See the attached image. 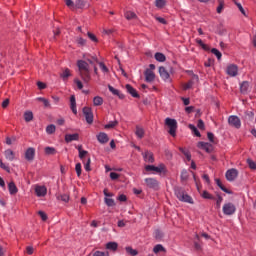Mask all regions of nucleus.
<instances>
[{
	"instance_id": "49",
	"label": "nucleus",
	"mask_w": 256,
	"mask_h": 256,
	"mask_svg": "<svg viewBox=\"0 0 256 256\" xmlns=\"http://www.w3.org/2000/svg\"><path fill=\"white\" fill-rule=\"evenodd\" d=\"M0 167H1V169H4V171H7V173H9L11 171V168H9V165L3 163V160H0Z\"/></svg>"
},
{
	"instance_id": "17",
	"label": "nucleus",
	"mask_w": 256,
	"mask_h": 256,
	"mask_svg": "<svg viewBox=\"0 0 256 256\" xmlns=\"http://www.w3.org/2000/svg\"><path fill=\"white\" fill-rule=\"evenodd\" d=\"M144 157V161L146 163H155V158L153 157V152L151 151H146L145 153L142 154Z\"/></svg>"
},
{
	"instance_id": "8",
	"label": "nucleus",
	"mask_w": 256,
	"mask_h": 256,
	"mask_svg": "<svg viewBox=\"0 0 256 256\" xmlns=\"http://www.w3.org/2000/svg\"><path fill=\"white\" fill-rule=\"evenodd\" d=\"M227 75H229L230 77H237L238 73H239V68L237 67V65L235 64H230L227 67L226 70Z\"/></svg>"
},
{
	"instance_id": "4",
	"label": "nucleus",
	"mask_w": 256,
	"mask_h": 256,
	"mask_svg": "<svg viewBox=\"0 0 256 256\" xmlns=\"http://www.w3.org/2000/svg\"><path fill=\"white\" fill-rule=\"evenodd\" d=\"M222 211L224 215H228V216L235 215V211H237V207H235V204L231 202H226L222 207Z\"/></svg>"
},
{
	"instance_id": "59",
	"label": "nucleus",
	"mask_w": 256,
	"mask_h": 256,
	"mask_svg": "<svg viewBox=\"0 0 256 256\" xmlns=\"http://www.w3.org/2000/svg\"><path fill=\"white\" fill-rule=\"evenodd\" d=\"M207 137L210 143H215V135L213 133L208 132Z\"/></svg>"
},
{
	"instance_id": "20",
	"label": "nucleus",
	"mask_w": 256,
	"mask_h": 256,
	"mask_svg": "<svg viewBox=\"0 0 256 256\" xmlns=\"http://www.w3.org/2000/svg\"><path fill=\"white\" fill-rule=\"evenodd\" d=\"M4 157L7 159V161H15V152L11 149H7L4 151Z\"/></svg>"
},
{
	"instance_id": "3",
	"label": "nucleus",
	"mask_w": 256,
	"mask_h": 256,
	"mask_svg": "<svg viewBox=\"0 0 256 256\" xmlns=\"http://www.w3.org/2000/svg\"><path fill=\"white\" fill-rule=\"evenodd\" d=\"M165 125L168 127V133L171 135V137L177 136V120L173 118H166L165 119Z\"/></svg>"
},
{
	"instance_id": "13",
	"label": "nucleus",
	"mask_w": 256,
	"mask_h": 256,
	"mask_svg": "<svg viewBox=\"0 0 256 256\" xmlns=\"http://www.w3.org/2000/svg\"><path fill=\"white\" fill-rule=\"evenodd\" d=\"M26 161H33L35 159V148L30 147L25 152Z\"/></svg>"
},
{
	"instance_id": "47",
	"label": "nucleus",
	"mask_w": 256,
	"mask_h": 256,
	"mask_svg": "<svg viewBox=\"0 0 256 256\" xmlns=\"http://www.w3.org/2000/svg\"><path fill=\"white\" fill-rule=\"evenodd\" d=\"M211 53H213V55H215L218 60L221 59V57H223V54H221V52L217 48H213L211 50Z\"/></svg>"
},
{
	"instance_id": "26",
	"label": "nucleus",
	"mask_w": 256,
	"mask_h": 256,
	"mask_svg": "<svg viewBox=\"0 0 256 256\" xmlns=\"http://www.w3.org/2000/svg\"><path fill=\"white\" fill-rule=\"evenodd\" d=\"M135 135L138 139H143V137H145V130L142 127L136 126Z\"/></svg>"
},
{
	"instance_id": "48",
	"label": "nucleus",
	"mask_w": 256,
	"mask_h": 256,
	"mask_svg": "<svg viewBox=\"0 0 256 256\" xmlns=\"http://www.w3.org/2000/svg\"><path fill=\"white\" fill-rule=\"evenodd\" d=\"M247 163H248V167L254 171H256V163L255 161L251 160V159H247Z\"/></svg>"
},
{
	"instance_id": "32",
	"label": "nucleus",
	"mask_w": 256,
	"mask_h": 256,
	"mask_svg": "<svg viewBox=\"0 0 256 256\" xmlns=\"http://www.w3.org/2000/svg\"><path fill=\"white\" fill-rule=\"evenodd\" d=\"M60 77H62V79L66 81V79H69V77H71V70H69V68H66L64 71H62Z\"/></svg>"
},
{
	"instance_id": "60",
	"label": "nucleus",
	"mask_w": 256,
	"mask_h": 256,
	"mask_svg": "<svg viewBox=\"0 0 256 256\" xmlns=\"http://www.w3.org/2000/svg\"><path fill=\"white\" fill-rule=\"evenodd\" d=\"M88 37L89 39H91V41H93L94 43H97V41H99L97 39V36H95V34L91 33V32H88Z\"/></svg>"
},
{
	"instance_id": "40",
	"label": "nucleus",
	"mask_w": 256,
	"mask_h": 256,
	"mask_svg": "<svg viewBox=\"0 0 256 256\" xmlns=\"http://www.w3.org/2000/svg\"><path fill=\"white\" fill-rule=\"evenodd\" d=\"M216 184L221 189V191H224V193H231L227 188H225V186L223 185L220 179H216Z\"/></svg>"
},
{
	"instance_id": "58",
	"label": "nucleus",
	"mask_w": 256,
	"mask_h": 256,
	"mask_svg": "<svg viewBox=\"0 0 256 256\" xmlns=\"http://www.w3.org/2000/svg\"><path fill=\"white\" fill-rule=\"evenodd\" d=\"M75 170H76V173H77V176L78 177H81V163H77L76 166H75Z\"/></svg>"
},
{
	"instance_id": "42",
	"label": "nucleus",
	"mask_w": 256,
	"mask_h": 256,
	"mask_svg": "<svg viewBox=\"0 0 256 256\" xmlns=\"http://www.w3.org/2000/svg\"><path fill=\"white\" fill-rule=\"evenodd\" d=\"M55 125H53V124H50V125H48L47 127H46V133L48 134V135H53V133H55Z\"/></svg>"
},
{
	"instance_id": "34",
	"label": "nucleus",
	"mask_w": 256,
	"mask_h": 256,
	"mask_svg": "<svg viewBox=\"0 0 256 256\" xmlns=\"http://www.w3.org/2000/svg\"><path fill=\"white\" fill-rule=\"evenodd\" d=\"M161 252L165 253V247H163V245L157 244L156 246H154L153 253L157 254V253H161Z\"/></svg>"
},
{
	"instance_id": "54",
	"label": "nucleus",
	"mask_w": 256,
	"mask_h": 256,
	"mask_svg": "<svg viewBox=\"0 0 256 256\" xmlns=\"http://www.w3.org/2000/svg\"><path fill=\"white\" fill-rule=\"evenodd\" d=\"M58 199H59L60 201H64V203H67V202L69 201V195H67V194L59 195V196H58Z\"/></svg>"
},
{
	"instance_id": "50",
	"label": "nucleus",
	"mask_w": 256,
	"mask_h": 256,
	"mask_svg": "<svg viewBox=\"0 0 256 256\" xmlns=\"http://www.w3.org/2000/svg\"><path fill=\"white\" fill-rule=\"evenodd\" d=\"M187 179H189V173L187 172V170H182V172H181V180L182 181H187Z\"/></svg>"
},
{
	"instance_id": "9",
	"label": "nucleus",
	"mask_w": 256,
	"mask_h": 256,
	"mask_svg": "<svg viewBox=\"0 0 256 256\" xmlns=\"http://www.w3.org/2000/svg\"><path fill=\"white\" fill-rule=\"evenodd\" d=\"M145 171H155V173H163L165 171V165L161 164L160 166L147 165L145 166Z\"/></svg>"
},
{
	"instance_id": "38",
	"label": "nucleus",
	"mask_w": 256,
	"mask_h": 256,
	"mask_svg": "<svg viewBox=\"0 0 256 256\" xmlns=\"http://www.w3.org/2000/svg\"><path fill=\"white\" fill-rule=\"evenodd\" d=\"M126 253H128V255H132V256L139 255V252L137 250L133 249L131 246L126 247Z\"/></svg>"
},
{
	"instance_id": "62",
	"label": "nucleus",
	"mask_w": 256,
	"mask_h": 256,
	"mask_svg": "<svg viewBox=\"0 0 256 256\" xmlns=\"http://www.w3.org/2000/svg\"><path fill=\"white\" fill-rule=\"evenodd\" d=\"M93 256H109V253L96 251V252L93 253Z\"/></svg>"
},
{
	"instance_id": "11",
	"label": "nucleus",
	"mask_w": 256,
	"mask_h": 256,
	"mask_svg": "<svg viewBox=\"0 0 256 256\" xmlns=\"http://www.w3.org/2000/svg\"><path fill=\"white\" fill-rule=\"evenodd\" d=\"M197 147H199V149H203L206 153H211V151H213V145L207 142H198Z\"/></svg>"
},
{
	"instance_id": "5",
	"label": "nucleus",
	"mask_w": 256,
	"mask_h": 256,
	"mask_svg": "<svg viewBox=\"0 0 256 256\" xmlns=\"http://www.w3.org/2000/svg\"><path fill=\"white\" fill-rule=\"evenodd\" d=\"M144 182L148 189H153V191H159V180L155 178H146L144 179Z\"/></svg>"
},
{
	"instance_id": "24",
	"label": "nucleus",
	"mask_w": 256,
	"mask_h": 256,
	"mask_svg": "<svg viewBox=\"0 0 256 256\" xmlns=\"http://www.w3.org/2000/svg\"><path fill=\"white\" fill-rule=\"evenodd\" d=\"M108 89L112 95H117L119 99H125V95L121 94V92H119V90L115 89L113 86L108 85Z\"/></svg>"
},
{
	"instance_id": "63",
	"label": "nucleus",
	"mask_w": 256,
	"mask_h": 256,
	"mask_svg": "<svg viewBox=\"0 0 256 256\" xmlns=\"http://www.w3.org/2000/svg\"><path fill=\"white\" fill-rule=\"evenodd\" d=\"M38 215H40L42 221H47V214L43 211H39Z\"/></svg>"
},
{
	"instance_id": "53",
	"label": "nucleus",
	"mask_w": 256,
	"mask_h": 256,
	"mask_svg": "<svg viewBox=\"0 0 256 256\" xmlns=\"http://www.w3.org/2000/svg\"><path fill=\"white\" fill-rule=\"evenodd\" d=\"M99 63V67L101 69V71H103V73H109V68H107V66H105V63L103 62H98Z\"/></svg>"
},
{
	"instance_id": "7",
	"label": "nucleus",
	"mask_w": 256,
	"mask_h": 256,
	"mask_svg": "<svg viewBox=\"0 0 256 256\" xmlns=\"http://www.w3.org/2000/svg\"><path fill=\"white\" fill-rule=\"evenodd\" d=\"M228 123L231 127H235V129H241V119L235 115L229 116Z\"/></svg>"
},
{
	"instance_id": "18",
	"label": "nucleus",
	"mask_w": 256,
	"mask_h": 256,
	"mask_svg": "<svg viewBox=\"0 0 256 256\" xmlns=\"http://www.w3.org/2000/svg\"><path fill=\"white\" fill-rule=\"evenodd\" d=\"M8 191L10 195H17V193H19V189L17 188V185H15V182L8 183Z\"/></svg>"
},
{
	"instance_id": "52",
	"label": "nucleus",
	"mask_w": 256,
	"mask_h": 256,
	"mask_svg": "<svg viewBox=\"0 0 256 256\" xmlns=\"http://www.w3.org/2000/svg\"><path fill=\"white\" fill-rule=\"evenodd\" d=\"M221 203H223V197L218 195L216 199V209H221Z\"/></svg>"
},
{
	"instance_id": "45",
	"label": "nucleus",
	"mask_w": 256,
	"mask_h": 256,
	"mask_svg": "<svg viewBox=\"0 0 256 256\" xmlns=\"http://www.w3.org/2000/svg\"><path fill=\"white\" fill-rule=\"evenodd\" d=\"M45 153L46 155H55V153H57V150H55V148L53 147H46L45 148Z\"/></svg>"
},
{
	"instance_id": "10",
	"label": "nucleus",
	"mask_w": 256,
	"mask_h": 256,
	"mask_svg": "<svg viewBox=\"0 0 256 256\" xmlns=\"http://www.w3.org/2000/svg\"><path fill=\"white\" fill-rule=\"evenodd\" d=\"M237 175H239L237 169L232 168L226 172V179L227 181H235V179H237Z\"/></svg>"
},
{
	"instance_id": "2",
	"label": "nucleus",
	"mask_w": 256,
	"mask_h": 256,
	"mask_svg": "<svg viewBox=\"0 0 256 256\" xmlns=\"http://www.w3.org/2000/svg\"><path fill=\"white\" fill-rule=\"evenodd\" d=\"M175 195L179 201H183L184 203H190L193 204V198L189 196L188 194H185V190L181 187L175 188Z\"/></svg>"
},
{
	"instance_id": "29",
	"label": "nucleus",
	"mask_w": 256,
	"mask_h": 256,
	"mask_svg": "<svg viewBox=\"0 0 256 256\" xmlns=\"http://www.w3.org/2000/svg\"><path fill=\"white\" fill-rule=\"evenodd\" d=\"M85 5H87L85 0H76L74 3V7H76V9H85Z\"/></svg>"
},
{
	"instance_id": "22",
	"label": "nucleus",
	"mask_w": 256,
	"mask_h": 256,
	"mask_svg": "<svg viewBox=\"0 0 256 256\" xmlns=\"http://www.w3.org/2000/svg\"><path fill=\"white\" fill-rule=\"evenodd\" d=\"M253 119H255V113H253V111H246L244 114V121L252 123Z\"/></svg>"
},
{
	"instance_id": "1",
	"label": "nucleus",
	"mask_w": 256,
	"mask_h": 256,
	"mask_svg": "<svg viewBox=\"0 0 256 256\" xmlns=\"http://www.w3.org/2000/svg\"><path fill=\"white\" fill-rule=\"evenodd\" d=\"M77 67L79 69L80 77L84 83L91 81V70L89 69V63L85 60H78Z\"/></svg>"
},
{
	"instance_id": "57",
	"label": "nucleus",
	"mask_w": 256,
	"mask_h": 256,
	"mask_svg": "<svg viewBox=\"0 0 256 256\" xmlns=\"http://www.w3.org/2000/svg\"><path fill=\"white\" fill-rule=\"evenodd\" d=\"M203 199H215L211 194H209L206 190L202 193Z\"/></svg>"
},
{
	"instance_id": "33",
	"label": "nucleus",
	"mask_w": 256,
	"mask_h": 256,
	"mask_svg": "<svg viewBox=\"0 0 256 256\" xmlns=\"http://www.w3.org/2000/svg\"><path fill=\"white\" fill-rule=\"evenodd\" d=\"M24 119H25L26 123H29L30 121H33V112L26 111L24 113Z\"/></svg>"
},
{
	"instance_id": "16",
	"label": "nucleus",
	"mask_w": 256,
	"mask_h": 256,
	"mask_svg": "<svg viewBox=\"0 0 256 256\" xmlns=\"http://www.w3.org/2000/svg\"><path fill=\"white\" fill-rule=\"evenodd\" d=\"M97 140L102 144L105 145V143H109V136L105 132H100L97 135Z\"/></svg>"
},
{
	"instance_id": "25",
	"label": "nucleus",
	"mask_w": 256,
	"mask_h": 256,
	"mask_svg": "<svg viewBox=\"0 0 256 256\" xmlns=\"http://www.w3.org/2000/svg\"><path fill=\"white\" fill-rule=\"evenodd\" d=\"M159 73H160V77L164 79V81H167V79H169L170 77L169 72H167V69H165V67L163 66L159 68Z\"/></svg>"
},
{
	"instance_id": "41",
	"label": "nucleus",
	"mask_w": 256,
	"mask_h": 256,
	"mask_svg": "<svg viewBox=\"0 0 256 256\" xmlns=\"http://www.w3.org/2000/svg\"><path fill=\"white\" fill-rule=\"evenodd\" d=\"M218 3H219V5H218V7H217V13H223V9L225 8V1H223V0H218Z\"/></svg>"
},
{
	"instance_id": "30",
	"label": "nucleus",
	"mask_w": 256,
	"mask_h": 256,
	"mask_svg": "<svg viewBox=\"0 0 256 256\" xmlns=\"http://www.w3.org/2000/svg\"><path fill=\"white\" fill-rule=\"evenodd\" d=\"M93 105L94 107H100V105H103V98L101 96H95L93 99Z\"/></svg>"
},
{
	"instance_id": "28",
	"label": "nucleus",
	"mask_w": 256,
	"mask_h": 256,
	"mask_svg": "<svg viewBox=\"0 0 256 256\" xmlns=\"http://www.w3.org/2000/svg\"><path fill=\"white\" fill-rule=\"evenodd\" d=\"M156 61H159V63H165L166 61V57H165V54L161 53V52H157L155 55H154Z\"/></svg>"
},
{
	"instance_id": "12",
	"label": "nucleus",
	"mask_w": 256,
	"mask_h": 256,
	"mask_svg": "<svg viewBox=\"0 0 256 256\" xmlns=\"http://www.w3.org/2000/svg\"><path fill=\"white\" fill-rule=\"evenodd\" d=\"M144 75L145 81H147V83H153V81H155V72H153L152 70L146 69Z\"/></svg>"
},
{
	"instance_id": "15",
	"label": "nucleus",
	"mask_w": 256,
	"mask_h": 256,
	"mask_svg": "<svg viewBox=\"0 0 256 256\" xmlns=\"http://www.w3.org/2000/svg\"><path fill=\"white\" fill-rule=\"evenodd\" d=\"M35 193H36L37 197H45L47 195V187L36 186Z\"/></svg>"
},
{
	"instance_id": "64",
	"label": "nucleus",
	"mask_w": 256,
	"mask_h": 256,
	"mask_svg": "<svg viewBox=\"0 0 256 256\" xmlns=\"http://www.w3.org/2000/svg\"><path fill=\"white\" fill-rule=\"evenodd\" d=\"M77 43H78V45L83 46L87 43V40L79 37V38H77Z\"/></svg>"
},
{
	"instance_id": "43",
	"label": "nucleus",
	"mask_w": 256,
	"mask_h": 256,
	"mask_svg": "<svg viewBox=\"0 0 256 256\" xmlns=\"http://www.w3.org/2000/svg\"><path fill=\"white\" fill-rule=\"evenodd\" d=\"M104 202L108 207H115V200L112 198H104Z\"/></svg>"
},
{
	"instance_id": "44",
	"label": "nucleus",
	"mask_w": 256,
	"mask_h": 256,
	"mask_svg": "<svg viewBox=\"0 0 256 256\" xmlns=\"http://www.w3.org/2000/svg\"><path fill=\"white\" fill-rule=\"evenodd\" d=\"M189 129H191V131L194 133V135H196V137H201V133L199 132L197 127H195V125L190 124Z\"/></svg>"
},
{
	"instance_id": "46",
	"label": "nucleus",
	"mask_w": 256,
	"mask_h": 256,
	"mask_svg": "<svg viewBox=\"0 0 256 256\" xmlns=\"http://www.w3.org/2000/svg\"><path fill=\"white\" fill-rule=\"evenodd\" d=\"M37 101H41V103H43L44 107H50V103H49V100H47L46 98H43V97H38L36 98Z\"/></svg>"
},
{
	"instance_id": "35",
	"label": "nucleus",
	"mask_w": 256,
	"mask_h": 256,
	"mask_svg": "<svg viewBox=\"0 0 256 256\" xmlns=\"http://www.w3.org/2000/svg\"><path fill=\"white\" fill-rule=\"evenodd\" d=\"M117 125H119V122L117 120L110 121L104 126V129H114V127H117Z\"/></svg>"
},
{
	"instance_id": "27",
	"label": "nucleus",
	"mask_w": 256,
	"mask_h": 256,
	"mask_svg": "<svg viewBox=\"0 0 256 256\" xmlns=\"http://www.w3.org/2000/svg\"><path fill=\"white\" fill-rule=\"evenodd\" d=\"M119 247V244L117 242H108L106 244V249L109 251H117V248Z\"/></svg>"
},
{
	"instance_id": "21",
	"label": "nucleus",
	"mask_w": 256,
	"mask_h": 256,
	"mask_svg": "<svg viewBox=\"0 0 256 256\" xmlns=\"http://www.w3.org/2000/svg\"><path fill=\"white\" fill-rule=\"evenodd\" d=\"M65 141L66 143H71V141H79V134H66Z\"/></svg>"
},
{
	"instance_id": "23",
	"label": "nucleus",
	"mask_w": 256,
	"mask_h": 256,
	"mask_svg": "<svg viewBox=\"0 0 256 256\" xmlns=\"http://www.w3.org/2000/svg\"><path fill=\"white\" fill-rule=\"evenodd\" d=\"M70 109L74 115H77V102L75 100V96L70 97Z\"/></svg>"
},
{
	"instance_id": "56",
	"label": "nucleus",
	"mask_w": 256,
	"mask_h": 256,
	"mask_svg": "<svg viewBox=\"0 0 256 256\" xmlns=\"http://www.w3.org/2000/svg\"><path fill=\"white\" fill-rule=\"evenodd\" d=\"M85 171H91V158H88L87 162L84 163Z\"/></svg>"
},
{
	"instance_id": "14",
	"label": "nucleus",
	"mask_w": 256,
	"mask_h": 256,
	"mask_svg": "<svg viewBox=\"0 0 256 256\" xmlns=\"http://www.w3.org/2000/svg\"><path fill=\"white\" fill-rule=\"evenodd\" d=\"M249 91H251L249 81H243L242 83H240V92L242 93V95H247Z\"/></svg>"
},
{
	"instance_id": "19",
	"label": "nucleus",
	"mask_w": 256,
	"mask_h": 256,
	"mask_svg": "<svg viewBox=\"0 0 256 256\" xmlns=\"http://www.w3.org/2000/svg\"><path fill=\"white\" fill-rule=\"evenodd\" d=\"M127 93H129L131 96H133L136 99H139V93H137V90L131 86V84L126 85Z\"/></svg>"
},
{
	"instance_id": "55",
	"label": "nucleus",
	"mask_w": 256,
	"mask_h": 256,
	"mask_svg": "<svg viewBox=\"0 0 256 256\" xmlns=\"http://www.w3.org/2000/svg\"><path fill=\"white\" fill-rule=\"evenodd\" d=\"M154 19H156V21H158V23H161L162 25H167V20H165V18L163 17L154 16Z\"/></svg>"
},
{
	"instance_id": "37",
	"label": "nucleus",
	"mask_w": 256,
	"mask_h": 256,
	"mask_svg": "<svg viewBox=\"0 0 256 256\" xmlns=\"http://www.w3.org/2000/svg\"><path fill=\"white\" fill-rule=\"evenodd\" d=\"M165 5H167V1H165V0H156L155 1V7H157L158 9H163V7H165Z\"/></svg>"
},
{
	"instance_id": "51",
	"label": "nucleus",
	"mask_w": 256,
	"mask_h": 256,
	"mask_svg": "<svg viewBox=\"0 0 256 256\" xmlns=\"http://www.w3.org/2000/svg\"><path fill=\"white\" fill-rule=\"evenodd\" d=\"M193 85H194L193 80L188 81L186 84L183 85L184 91H187V89H191V87H193Z\"/></svg>"
},
{
	"instance_id": "31",
	"label": "nucleus",
	"mask_w": 256,
	"mask_h": 256,
	"mask_svg": "<svg viewBox=\"0 0 256 256\" xmlns=\"http://www.w3.org/2000/svg\"><path fill=\"white\" fill-rule=\"evenodd\" d=\"M84 59L90 65H95V63H99V59H97V56L84 57Z\"/></svg>"
},
{
	"instance_id": "6",
	"label": "nucleus",
	"mask_w": 256,
	"mask_h": 256,
	"mask_svg": "<svg viewBox=\"0 0 256 256\" xmlns=\"http://www.w3.org/2000/svg\"><path fill=\"white\" fill-rule=\"evenodd\" d=\"M82 112L85 117L86 123H88V125H91L93 123V110L90 107H84Z\"/></svg>"
},
{
	"instance_id": "39",
	"label": "nucleus",
	"mask_w": 256,
	"mask_h": 256,
	"mask_svg": "<svg viewBox=\"0 0 256 256\" xmlns=\"http://www.w3.org/2000/svg\"><path fill=\"white\" fill-rule=\"evenodd\" d=\"M196 43L197 45H199L200 47H202V49L204 51H209V46H207L205 43H203V40H201L200 38L196 39Z\"/></svg>"
},
{
	"instance_id": "61",
	"label": "nucleus",
	"mask_w": 256,
	"mask_h": 256,
	"mask_svg": "<svg viewBox=\"0 0 256 256\" xmlns=\"http://www.w3.org/2000/svg\"><path fill=\"white\" fill-rule=\"evenodd\" d=\"M119 178V174L116 172H111L110 173V179H112V181H116V179Z\"/></svg>"
},
{
	"instance_id": "36",
	"label": "nucleus",
	"mask_w": 256,
	"mask_h": 256,
	"mask_svg": "<svg viewBox=\"0 0 256 256\" xmlns=\"http://www.w3.org/2000/svg\"><path fill=\"white\" fill-rule=\"evenodd\" d=\"M125 17L128 21H131V19H137V14H135V12L127 11Z\"/></svg>"
}]
</instances>
